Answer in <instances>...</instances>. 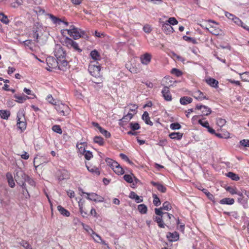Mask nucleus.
Segmentation results:
<instances>
[{
    "label": "nucleus",
    "instance_id": "f257e3e1",
    "mask_svg": "<svg viewBox=\"0 0 249 249\" xmlns=\"http://www.w3.org/2000/svg\"><path fill=\"white\" fill-rule=\"evenodd\" d=\"M15 179L17 183L19 185L22 189H24L29 196L28 190L26 187L25 181L27 178V175L21 169H17L15 170Z\"/></svg>",
    "mask_w": 249,
    "mask_h": 249
},
{
    "label": "nucleus",
    "instance_id": "f03ea898",
    "mask_svg": "<svg viewBox=\"0 0 249 249\" xmlns=\"http://www.w3.org/2000/svg\"><path fill=\"white\" fill-rule=\"evenodd\" d=\"M55 109L61 116H67L70 111L69 107L67 105L61 103L55 104Z\"/></svg>",
    "mask_w": 249,
    "mask_h": 249
},
{
    "label": "nucleus",
    "instance_id": "7ed1b4c3",
    "mask_svg": "<svg viewBox=\"0 0 249 249\" xmlns=\"http://www.w3.org/2000/svg\"><path fill=\"white\" fill-rule=\"evenodd\" d=\"M17 124L18 127L21 130V131H23L26 128V122L25 121V118L24 115L22 112H18L17 114Z\"/></svg>",
    "mask_w": 249,
    "mask_h": 249
},
{
    "label": "nucleus",
    "instance_id": "20e7f679",
    "mask_svg": "<svg viewBox=\"0 0 249 249\" xmlns=\"http://www.w3.org/2000/svg\"><path fill=\"white\" fill-rule=\"evenodd\" d=\"M46 63L48 66L47 70L52 71L53 69H56L58 67V60L52 56H48L46 58Z\"/></svg>",
    "mask_w": 249,
    "mask_h": 249
},
{
    "label": "nucleus",
    "instance_id": "39448f33",
    "mask_svg": "<svg viewBox=\"0 0 249 249\" xmlns=\"http://www.w3.org/2000/svg\"><path fill=\"white\" fill-rule=\"evenodd\" d=\"M88 71L90 74L95 77H100L101 76V68L99 65L91 63L89 66Z\"/></svg>",
    "mask_w": 249,
    "mask_h": 249
},
{
    "label": "nucleus",
    "instance_id": "423d86ee",
    "mask_svg": "<svg viewBox=\"0 0 249 249\" xmlns=\"http://www.w3.org/2000/svg\"><path fill=\"white\" fill-rule=\"evenodd\" d=\"M79 191L81 192L83 194H86L87 195L86 198L94 202H103L104 198L101 196H98L97 194L94 193H88L84 192L81 188H79Z\"/></svg>",
    "mask_w": 249,
    "mask_h": 249
},
{
    "label": "nucleus",
    "instance_id": "0eeeda50",
    "mask_svg": "<svg viewBox=\"0 0 249 249\" xmlns=\"http://www.w3.org/2000/svg\"><path fill=\"white\" fill-rule=\"evenodd\" d=\"M63 44L69 48H73L75 50L79 52L82 51V50L79 48L78 44L68 37H66L65 38Z\"/></svg>",
    "mask_w": 249,
    "mask_h": 249
},
{
    "label": "nucleus",
    "instance_id": "6e6552de",
    "mask_svg": "<svg viewBox=\"0 0 249 249\" xmlns=\"http://www.w3.org/2000/svg\"><path fill=\"white\" fill-rule=\"evenodd\" d=\"M208 21L209 23H213L215 24V26L210 24L209 27H206V29H207L210 33L214 35H219L221 31L217 27L218 24L215 21L212 20H209Z\"/></svg>",
    "mask_w": 249,
    "mask_h": 249
},
{
    "label": "nucleus",
    "instance_id": "1a4fd4ad",
    "mask_svg": "<svg viewBox=\"0 0 249 249\" xmlns=\"http://www.w3.org/2000/svg\"><path fill=\"white\" fill-rule=\"evenodd\" d=\"M56 175L58 180L60 181L68 179L70 177L69 172L65 169L58 170L57 171Z\"/></svg>",
    "mask_w": 249,
    "mask_h": 249
},
{
    "label": "nucleus",
    "instance_id": "9d476101",
    "mask_svg": "<svg viewBox=\"0 0 249 249\" xmlns=\"http://www.w3.org/2000/svg\"><path fill=\"white\" fill-rule=\"evenodd\" d=\"M84 34V31L81 30V29L79 28H74L71 32V34H68L72 37L74 39L76 40L80 38Z\"/></svg>",
    "mask_w": 249,
    "mask_h": 249
},
{
    "label": "nucleus",
    "instance_id": "9b49d317",
    "mask_svg": "<svg viewBox=\"0 0 249 249\" xmlns=\"http://www.w3.org/2000/svg\"><path fill=\"white\" fill-rule=\"evenodd\" d=\"M161 93L165 100L167 101H171L172 100V95L170 92L169 87L167 86L164 87Z\"/></svg>",
    "mask_w": 249,
    "mask_h": 249
},
{
    "label": "nucleus",
    "instance_id": "f8f14e48",
    "mask_svg": "<svg viewBox=\"0 0 249 249\" xmlns=\"http://www.w3.org/2000/svg\"><path fill=\"white\" fill-rule=\"evenodd\" d=\"M54 55L58 60L64 59L66 57V53L65 51L62 48H60L55 51Z\"/></svg>",
    "mask_w": 249,
    "mask_h": 249
},
{
    "label": "nucleus",
    "instance_id": "ddd939ff",
    "mask_svg": "<svg viewBox=\"0 0 249 249\" xmlns=\"http://www.w3.org/2000/svg\"><path fill=\"white\" fill-rule=\"evenodd\" d=\"M162 29L166 34H170L174 32V29L169 23L165 22L162 24Z\"/></svg>",
    "mask_w": 249,
    "mask_h": 249
},
{
    "label": "nucleus",
    "instance_id": "4468645a",
    "mask_svg": "<svg viewBox=\"0 0 249 249\" xmlns=\"http://www.w3.org/2000/svg\"><path fill=\"white\" fill-rule=\"evenodd\" d=\"M141 61L142 64H148L151 60V55L149 53H145L140 57Z\"/></svg>",
    "mask_w": 249,
    "mask_h": 249
},
{
    "label": "nucleus",
    "instance_id": "2eb2a0df",
    "mask_svg": "<svg viewBox=\"0 0 249 249\" xmlns=\"http://www.w3.org/2000/svg\"><path fill=\"white\" fill-rule=\"evenodd\" d=\"M167 238L170 241H177L179 239V234L177 231L169 232L167 235Z\"/></svg>",
    "mask_w": 249,
    "mask_h": 249
},
{
    "label": "nucleus",
    "instance_id": "dca6fc26",
    "mask_svg": "<svg viewBox=\"0 0 249 249\" xmlns=\"http://www.w3.org/2000/svg\"><path fill=\"white\" fill-rule=\"evenodd\" d=\"M58 63L59 66L57 67V69L60 70L65 71L68 66V62L65 58L58 60Z\"/></svg>",
    "mask_w": 249,
    "mask_h": 249
},
{
    "label": "nucleus",
    "instance_id": "f3484780",
    "mask_svg": "<svg viewBox=\"0 0 249 249\" xmlns=\"http://www.w3.org/2000/svg\"><path fill=\"white\" fill-rule=\"evenodd\" d=\"M112 170L116 174L119 175H123L124 173V169L118 162L114 164V167Z\"/></svg>",
    "mask_w": 249,
    "mask_h": 249
},
{
    "label": "nucleus",
    "instance_id": "a211bd4d",
    "mask_svg": "<svg viewBox=\"0 0 249 249\" xmlns=\"http://www.w3.org/2000/svg\"><path fill=\"white\" fill-rule=\"evenodd\" d=\"M151 184H152L153 186H156L159 191L163 193L166 192L167 190L166 188L162 184L159 182H156L153 181H151Z\"/></svg>",
    "mask_w": 249,
    "mask_h": 249
},
{
    "label": "nucleus",
    "instance_id": "6ab92c4d",
    "mask_svg": "<svg viewBox=\"0 0 249 249\" xmlns=\"http://www.w3.org/2000/svg\"><path fill=\"white\" fill-rule=\"evenodd\" d=\"M206 83L211 87L217 88L218 87V81L213 78H209L206 80Z\"/></svg>",
    "mask_w": 249,
    "mask_h": 249
},
{
    "label": "nucleus",
    "instance_id": "aec40b11",
    "mask_svg": "<svg viewBox=\"0 0 249 249\" xmlns=\"http://www.w3.org/2000/svg\"><path fill=\"white\" fill-rule=\"evenodd\" d=\"M142 119L147 124L152 126L153 124L150 121L149 114L147 111H144L142 115Z\"/></svg>",
    "mask_w": 249,
    "mask_h": 249
},
{
    "label": "nucleus",
    "instance_id": "412c9836",
    "mask_svg": "<svg viewBox=\"0 0 249 249\" xmlns=\"http://www.w3.org/2000/svg\"><path fill=\"white\" fill-rule=\"evenodd\" d=\"M180 103L182 105H186L193 101L192 98L188 96H183L180 99Z\"/></svg>",
    "mask_w": 249,
    "mask_h": 249
},
{
    "label": "nucleus",
    "instance_id": "4be33fe9",
    "mask_svg": "<svg viewBox=\"0 0 249 249\" xmlns=\"http://www.w3.org/2000/svg\"><path fill=\"white\" fill-rule=\"evenodd\" d=\"M169 137L174 140H180L183 136V133L180 132H172L169 135Z\"/></svg>",
    "mask_w": 249,
    "mask_h": 249
},
{
    "label": "nucleus",
    "instance_id": "5701e85b",
    "mask_svg": "<svg viewBox=\"0 0 249 249\" xmlns=\"http://www.w3.org/2000/svg\"><path fill=\"white\" fill-rule=\"evenodd\" d=\"M6 178L7 179V181H8L9 185L11 188H13L15 186V184L14 180L13 179V176H12L11 173H9V172L7 173L6 174Z\"/></svg>",
    "mask_w": 249,
    "mask_h": 249
},
{
    "label": "nucleus",
    "instance_id": "b1692460",
    "mask_svg": "<svg viewBox=\"0 0 249 249\" xmlns=\"http://www.w3.org/2000/svg\"><path fill=\"white\" fill-rule=\"evenodd\" d=\"M194 97L198 100H202L203 99H208L206 96L204 95V93L200 90H197L195 93Z\"/></svg>",
    "mask_w": 249,
    "mask_h": 249
},
{
    "label": "nucleus",
    "instance_id": "393cba45",
    "mask_svg": "<svg viewBox=\"0 0 249 249\" xmlns=\"http://www.w3.org/2000/svg\"><path fill=\"white\" fill-rule=\"evenodd\" d=\"M82 227L83 229L89 234L91 235V236L92 237V236H95L96 233L88 225L85 224L84 223H82Z\"/></svg>",
    "mask_w": 249,
    "mask_h": 249
},
{
    "label": "nucleus",
    "instance_id": "a878e982",
    "mask_svg": "<svg viewBox=\"0 0 249 249\" xmlns=\"http://www.w3.org/2000/svg\"><path fill=\"white\" fill-rule=\"evenodd\" d=\"M14 98L16 99V101L19 103H23L27 99H29V97L24 95H17L15 94L14 95Z\"/></svg>",
    "mask_w": 249,
    "mask_h": 249
},
{
    "label": "nucleus",
    "instance_id": "bb28decb",
    "mask_svg": "<svg viewBox=\"0 0 249 249\" xmlns=\"http://www.w3.org/2000/svg\"><path fill=\"white\" fill-rule=\"evenodd\" d=\"M221 204L232 205L234 203V199L231 198H224L220 200Z\"/></svg>",
    "mask_w": 249,
    "mask_h": 249
},
{
    "label": "nucleus",
    "instance_id": "cd10ccee",
    "mask_svg": "<svg viewBox=\"0 0 249 249\" xmlns=\"http://www.w3.org/2000/svg\"><path fill=\"white\" fill-rule=\"evenodd\" d=\"M129 197L131 199H133L135 200V201L137 203H139L143 201V199L140 198L139 196H138L135 192H131L129 195Z\"/></svg>",
    "mask_w": 249,
    "mask_h": 249
},
{
    "label": "nucleus",
    "instance_id": "c85d7f7f",
    "mask_svg": "<svg viewBox=\"0 0 249 249\" xmlns=\"http://www.w3.org/2000/svg\"><path fill=\"white\" fill-rule=\"evenodd\" d=\"M232 21L237 25L240 26L244 29H245V27L248 28V26L244 23L241 19H240L238 17H235L232 20Z\"/></svg>",
    "mask_w": 249,
    "mask_h": 249
},
{
    "label": "nucleus",
    "instance_id": "c756f323",
    "mask_svg": "<svg viewBox=\"0 0 249 249\" xmlns=\"http://www.w3.org/2000/svg\"><path fill=\"white\" fill-rule=\"evenodd\" d=\"M57 210L61 214L64 216H69L70 215V213L60 205L57 206Z\"/></svg>",
    "mask_w": 249,
    "mask_h": 249
},
{
    "label": "nucleus",
    "instance_id": "7c9ffc66",
    "mask_svg": "<svg viewBox=\"0 0 249 249\" xmlns=\"http://www.w3.org/2000/svg\"><path fill=\"white\" fill-rule=\"evenodd\" d=\"M90 55L91 58L94 60H99L101 59V56L99 53L96 50H93L90 52Z\"/></svg>",
    "mask_w": 249,
    "mask_h": 249
},
{
    "label": "nucleus",
    "instance_id": "2f4dec72",
    "mask_svg": "<svg viewBox=\"0 0 249 249\" xmlns=\"http://www.w3.org/2000/svg\"><path fill=\"white\" fill-rule=\"evenodd\" d=\"M48 15L54 24L57 23L58 24H60V23H61V21H63V20L62 19L57 18L52 14H49Z\"/></svg>",
    "mask_w": 249,
    "mask_h": 249
},
{
    "label": "nucleus",
    "instance_id": "473e14b6",
    "mask_svg": "<svg viewBox=\"0 0 249 249\" xmlns=\"http://www.w3.org/2000/svg\"><path fill=\"white\" fill-rule=\"evenodd\" d=\"M86 167H87V168L88 170V171H89L90 172H91L95 175H96L97 176H99L100 174V171L97 167H95V166L89 167L87 165L86 166Z\"/></svg>",
    "mask_w": 249,
    "mask_h": 249
},
{
    "label": "nucleus",
    "instance_id": "72a5a7b5",
    "mask_svg": "<svg viewBox=\"0 0 249 249\" xmlns=\"http://www.w3.org/2000/svg\"><path fill=\"white\" fill-rule=\"evenodd\" d=\"M226 176L231 178L233 180L235 181H237L240 179V178L237 174H236L231 172H229L228 173H227Z\"/></svg>",
    "mask_w": 249,
    "mask_h": 249
},
{
    "label": "nucleus",
    "instance_id": "f704fd0d",
    "mask_svg": "<svg viewBox=\"0 0 249 249\" xmlns=\"http://www.w3.org/2000/svg\"><path fill=\"white\" fill-rule=\"evenodd\" d=\"M138 210L141 213L145 214L147 211V208L145 204H142L138 205Z\"/></svg>",
    "mask_w": 249,
    "mask_h": 249
},
{
    "label": "nucleus",
    "instance_id": "c9c22d12",
    "mask_svg": "<svg viewBox=\"0 0 249 249\" xmlns=\"http://www.w3.org/2000/svg\"><path fill=\"white\" fill-rule=\"evenodd\" d=\"M10 115L9 111L1 110H0V116L3 119H8Z\"/></svg>",
    "mask_w": 249,
    "mask_h": 249
},
{
    "label": "nucleus",
    "instance_id": "e433bc0d",
    "mask_svg": "<svg viewBox=\"0 0 249 249\" xmlns=\"http://www.w3.org/2000/svg\"><path fill=\"white\" fill-rule=\"evenodd\" d=\"M202 109L201 116H208L212 112L211 108L206 106H204Z\"/></svg>",
    "mask_w": 249,
    "mask_h": 249
},
{
    "label": "nucleus",
    "instance_id": "4c0bfd02",
    "mask_svg": "<svg viewBox=\"0 0 249 249\" xmlns=\"http://www.w3.org/2000/svg\"><path fill=\"white\" fill-rule=\"evenodd\" d=\"M155 221L158 224V226L160 228H164L165 227V225L164 224L161 217L156 216L155 218Z\"/></svg>",
    "mask_w": 249,
    "mask_h": 249
},
{
    "label": "nucleus",
    "instance_id": "58836bf2",
    "mask_svg": "<svg viewBox=\"0 0 249 249\" xmlns=\"http://www.w3.org/2000/svg\"><path fill=\"white\" fill-rule=\"evenodd\" d=\"M152 197L153 198V204L156 206H159L160 205L161 202L160 198L158 197L157 195L153 194Z\"/></svg>",
    "mask_w": 249,
    "mask_h": 249
},
{
    "label": "nucleus",
    "instance_id": "ea45409f",
    "mask_svg": "<svg viewBox=\"0 0 249 249\" xmlns=\"http://www.w3.org/2000/svg\"><path fill=\"white\" fill-rule=\"evenodd\" d=\"M202 192L207 196L210 200H212L213 202H215L214 197L213 195H212L207 189H203L202 190Z\"/></svg>",
    "mask_w": 249,
    "mask_h": 249
},
{
    "label": "nucleus",
    "instance_id": "a19ab883",
    "mask_svg": "<svg viewBox=\"0 0 249 249\" xmlns=\"http://www.w3.org/2000/svg\"><path fill=\"white\" fill-rule=\"evenodd\" d=\"M85 159L87 160H90L92 158L93 155L92 152L89 151H86L85 149H83V153Z\"/></svg>",
    "mask_w": 249,
    "mask_h": 249
},
{
    "label": "nucleus",
    "instance_id": "79ce46f5",
    "mask_svg": "<svg viewBox=\"0 0 249 249\" xmlns=\"http://www.w3.org/2000/svg\"><path fill=\"white\" fill-rule=\"evenodd\" d=\"M94 142L100 145H103L104 143L103 138L100 136H95L94 138Z\"/></svg>",
    "mask_w": 249,
    "mask_h": 249
},
{
    "label": "nucleus",
    "instance_id": "37998d69",
    "mask_svg": "<svg viewBox=\"0 0 249 249\" xmlns=\"http://www.w3.org/2000/svg\"><path fill=\"white\" fill-rule=\"evenodd\" d=\"M161 208L162 210L169 211L172 209V206L168 201H165L162 204V206Z\"/></svg>",
    "mask_w": 249,
    "mask_h": 249
},
{
    "label": "nucleus",
    "instance_id": "c03bdc74",
    "mask_svg": "<svg viewBox=\"0 0 249 249\" xmlns=\"http://www.w3.org/2000/svg\"><path fill=\"white\" fill-rule=\"evenodd\" d=\"M0 20L5 24H7L9 22L7 17L2 13H0Z\"/></svg>",
    "mask_w": 249,
    "mask_h": 249
},
{
    "label": "nucleus",
    "instance_id": "a18cd8bd",
    "mask_svg": "<svg viewBox=\"0 0 249 249\" xmlns=\"http://www.w3.org/2000/svg\"><path fill=\"white\" fill-rule=\"evenodd\" d=\"M100 132L105 136L107 138H108L110 137V133L107 130L104 129L103 128L100 127L99 129Z\"/></svg>",
    "mask_w": 249,
    "mask_h": 249
},
{
    "label": "nucleus",
    "instance_id": "49530a36",
    "mask_svg": "<svg viewBox=\"0 0 249 249\" xmlns=\"http://www.w3.org/2000/svg\"><path fill=\"white\" fill-rule=\"evenodd\" d=\"M130 127L133 131L138 130L140 128V124L137 123H130L129 124Z\"/></svg>",
    "mask_w": 249,
    "mask_h": 249
},
{
    "label": "nucleus",
    "instance_id": "de8ad7c7",
    "mask_svg": "<svg viewBox=\"0 0 249 249\" xmlns=\"http://www.w3.org/2000/svg\"><path fill=\"white\" fill-rule=\"evenodd\" d=\"M23 1L22 0H15V2L12 3L11 4V6L13 8H17L19 6H20L22 4Z\"/></svg>",
    "mask_w": 249,
    "mask_h": 249
},
{
    "label": "nucleus",
    "instance_id": "09e8293b",
    "mask_svg": "<svg viewBox=\"0 0 249 249\" xmlns=\"http://www.w3.org/2000/svg\"><path fill=\"white\" fill-rule=\"evenodd\" d=\"M170 127L172 130H178L181 128V125L178 123H172Z\"/></svg>",
    "mask_w": 249,
    "mask_h": 249
},
{
    "label": "nucleus",
    "instance_id": "8fccbe9b",
    "mask_svg": "<svg viewBox=\"0 0 249 249\" xmlns=\"http://www.w3.org/2000/svg\"><path fill=\"white\" fill-rule=\"evenodd\" d=\"M52 130L56 132V133H57L59 134H61L62 133V130L61 128V127L60 125H54L53 127H52Z\"/></svg>",
    "mask_w": 249,
    "mask_h": 249
},
{
    "label": "nucleus",
    "instance_id": "3c124183",
    "mask_svg": "<svg viewBox=\"0 0 249 249\" xmlns=\"http://www.w3.org/2000/svg\"><path fill=\"white\" fill-rule=\"evenodd\" d=\"M95 236L96 237H98V239H96L94 237V236H92V238H93V240H94V241H95L97 243H101V244H102L103 245H107L105 241L102 239V238L99 234H96Z\"/></svg>",
    "mask_w": 249,
    "mask_h": 249
},
{
    "label": "nucleus",
    "instance_id": "603ef678",
    "mask_svg": "<svg viewBox=\"0 0 249 249\" xmlns=\"http://www.w3.org/2000/svg\"><path fill=\"white\" fill-rule=\"evenodd\" d=\"M123 178L128 183H131L133 182V178L130 175H124Z\"/></svg>",
    "mask_w": 249,
    "mask_h": 249
},
{
    "label": "nucleus",
    "instance_id": "864d4df0",
    "mask_svg": "<svg viewBox=\"0 0 249 249\" xmlns=\"http://www.w3.org/2000/svg\"><path fill=\"white\" fill-rule=\"evenodd\" d=\"M106 162L107 163V165H109L112 169L114 167V164L115 163H117L115 160H113L110 159V158H106Z\"/></svg>",
    "mask_w": 249,
    "mask_h": 249
},
{
    "label": "nucleus",
    "instance_id": "5fc2aeb1",
    "mask_svg": "<svg viewBox=\"0 0 249 249\" xmlns=\"http://www.w3.org/2000/svg\"><path fill=\"white\" fill-rule=\"evenodd\" d=\"M241 78L243 80L245 81H249V72L246 71L243 72L241 74Z\"/></svg>",
    "mask_w": 249,
    "mask_h": 249
},
{
    "label": "nucleus",
    "instance_id": "6e6d98bb",
    "mask_svg": "<svg viewBox=\"0 0 249 249\" xmlns=\"http://www.w3.org/2000/svg\"><path fill=\"white\" fill-rule=\"evenodd\" d=\"M226 189L231 195H234L236 194V193H237V190L235 188H233L231 186H228L226 188Z\"/></svg>",
    "mask_w": 249,
    "mask_h": 249
},
{
    "label": "nucleus",
    "instance_id": "4d7b16f0",
    "mask_svg": "<svg viewBox=\"0 0 249 249\" xmlns=\"http://www.w3.org/2000/svg\"><path fill=\"white\" fill-rule=\"evenodd\" d=\"M20 244L21 246L23 247L25 249H32L29 244L25 240H22L20 242Z\"/></svg>",
    "mask_w": 249,
    "mask_h": 249
},
{
    "label": "nucleus",
    "instance_id": "13d9d810",
    "mask_svg": "<svg viewBox=\"0 0 249 249\" xmlns=\"http://www.w3.org/2000/svg\"><path fill=\"white\" fill-rule=\"evenodd\" d=\"M226 121L225 120V119L218 118L217 120V124L220 127H222L226 124Z\"/></svg>",
    "mask_w": 249,
    "mask_h": 249
},
{
    "label": "nucleus",
    "instance_id": "bf43d9fd",
    "mask_svg": "<svg viewBox=\"0 0 249 249\" xmlns=\"http://www.w3.org/2000/svg\"><path fill=\"white\" fill-rule=\"evenodd\" d=\"M167 23H169L170 25H174L177 24L178 23V21L176 18L172 17L169 18L167 21Z\"/></svg>",
    "mask_w": 249,
    "mask_h": 249
},
{
    "label": "nucleus",
    "instance_id": "052dcab7",
    "mask_svg": "<svg viewBox=\"0 0 249 249\" xmlns=\"http://www.w3.org/2000/svg\"><path fill=\"white\" fill-rule=\"evenodd\" d=\"M171 72L172 74H174L178 77L181 76L182 74L181 71L176 68L173 69L171 71Z\"/></svg>",
    "mask_w": 249,
    "mask_h": 249
},
{
    "label": "nucleus",
    "instance_id": "680f3d73",
    "mask_svg": "<svg viewBox=\"0 0 249 249\" xmlns=\"http://www.w3.org/2000/svg\"><path fill=\"white\" fill-rule=\"evenodd\" d=\"M216 136H217L218 138H228L230 137V133H227L226 134H224V136L222 135V134L220 133H216L215 132V134H214Z\"/></svg>",
    "mask_w": 249,
    "mask_h": 249
},
{
    "label": "nucleus",
    "instance_id": "e2e57ef3",
    "mask_svg": "<svg viewBox=\"0 0 249 249\" xmlns=\"http://www.w3.org/2000/svg\"><path fill=\"white\" fill-rule=\"evenodd\" d=\"M162 208L160 207V208H155V213L159 216H160L161 217H162V215L165 214L164 213L162 212Z\"/></svg>",
    "mask_w": 249,
    "mask_h": 249
},
{
    "label": "nucleus",
    "instance_id": "0e129e2a",
    "mask_svg": "<svg viewBox=\"0 0 249 249\" xmlns=\"http://www.w3.org/2000/svg\"><path fill=\"white\" fill-rule=\"evenodd\" d=\"M25 182H28L32 186H35V182L32 178H30L28 176H27V178L26 179Z\"/></svg>",
    "mask_w": 249,
    "mask_h": 249
},
{
    "label": "nucleus",
    "instance_id": "69168bd1",
    "mask_svg": "<svg viewBox=\"0 0 249 249\" xmlns=\"http://www.w3.org/2000/svg\"><path fill=\"white\" fill-rule=\"evenodd\" d=\"M240 144L244 147H249V140H242L240 142Z\"/></svg>",
    "mask_w": 249,
    "mask_h": 249
},
{
    "label": "nucleus",
    "instance_id": "338daca9",
    "mask_svg": "<svg viewBox=\"0 0 249 249\" xmlns=\"http://www.w3.org/2000/svg\"><path fill=\"white\" fill-rule=\"evenodd\" d=\"M198 123L206 128L209 126V124L208 121L203 122V120L201 119L198 120Z\"/></svg>",
    "mask_w": 249,
    "mask_h": 249
},
{
    "label": "nucleus",
    "instance_id": "774afa93",
    "mask_svg": "<svg viewBox=\"0 0 249 249\" xmlns=\"http://www.w3.org/2000/svg\"><path fill=\"white\" fill-rule=\"evenodd\" d=\"M143 30L146 33H150L152 31V29L149 25H145L143 27Z\"/></svg>",
    "mask_w": 249,
    "mask_h": 249
}]
</instances>
